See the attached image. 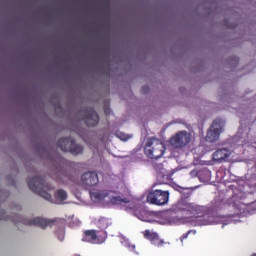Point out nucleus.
<instances>
[{
  "instance_id": "obj_3",
  "label": "nucleus",
  "mask_w": 256,
  "mask_h": 256,
  "mask_svg": "<svg viewBox=\"0 0 256 256\" xmlns=\"http://www.w3.org/2000/svg\"><path fill=\"white\" fill-rule=\"evenodd\" d=\"M163 141L157 138H149L144 147V153L149 159H161L166 151Z\"/></svg>"
},
{
  "instance_id": "obj_23",
  "label": "nucleus",
  "mask_w": 256,
  "mask_h": 256,
  "mask_svg": "<svg viewBox=\"0 0 256 256\" xmlns=\"http://www.w3.org/2000/svg\"><path fill=\"white\" fill-rule=\"evenodd\" d=\"M190 174H191V175H196V174H197V171H196V170H192V171L190 172Z\"/></svg>"
},
{
  "instance_id": "obj_18",
  "label": "nucleus",
  "mask_w": 256,
  "mask_h": 256,
  "mask_svg": "<svg viewBox=\"0 0 256 256\" xmlns=\"http://www.w3.org/2000/svg\"><path fill=\"white\" fill-rule=\"evenodd\" d=\"M191 233H197L195 230H189L188 232L184 233L181 237H180V240H181V243H183V240L184 239H187V237H189V235H191Z\"/></svg>"
},
{
  "instance_id": "obj_9",
  "label": "nucleus",
  "mask_w": 256,
  "mask_h": 256,
  "mask_svg": "<svg viewBox=\"0 0 256 256\" xmlns=\"http://www.w3.org/2000/svg\"><path fill=\"white\" fill-rule=\"evenodd\" d=\"M179 211H184L185 215H188V219H195V221H204L205 215L199 213L201 207L195 204H179Z\"/></svg>"
},
{
  "instance_id": "obj_22",
  "label": "nucleus",
  "mask_w": 256,
  "mask_h": 256,
  "mask_svg": "<svg viewBox=\"0 0 256 256\" xmlns=\"http://www.w3.org/2000/svg\"><path fill=\"white\" fill-rule=\"evenodd\" d=\"M129 249H130V251H134L135 252V245H130Z\"/></svg>"
},
{
  "instance_id": "obj_21",
  "label": "nucleus",
  "mask_w": 256,
  "mask_h": 256,
  "mask_svg": "<svg viewBox=\"0 0 256 256\" xmlns=\"http://www.w3.org/2000/svg\"><path fill=\"white\" fill-rule=\"evenodd\" d=\"M142 91L143 93H149V86H143Z\"/></svg>"
},
{
  "instance_id": "obj_17",
  "label": "nucleus",
  "mask_w": 256,
  "mask_h": 256,
  "mask_svg": "<svg viewBox=\"0 0 256 256\" xmlns=\"http://www.w3.org/2000/svg\"><path fill=\"white\" fill-rule=\"evenodd\" d=\"M55 196L58 201H65L67 199V192L61 189L56 192Z\"/></svg>"
},
{
  "instance_id": "obj_5",
  "label": "nucleus",
  "mask_w": 256,
  "mask_h": 256,
  "mask_svg": "<svg viewBox=\"0 0 256 256\" xmlns=\"http://www.w3.org/2000/svg\"><path fill=\"white\" fill-rule=\"evenodd\" d=\"M107 239V232L103 230H85L82 235L84 243H91L92 245H101Z\"/></svg>"
},
{
  "instance_id": "obj_25",
  "label": "nucleus",
  "mask_w": 256,
  "mask_h": 256,
  "mask_svg": "<svg viewBox=\"0 0 256 256\" xmlns=\"http://www.w3.org/2000/svg\"><path fill=\"white\" fill-rule=\"evenodd\" d=\"M202 225H207V222H202Z\"/></svg>"
},
{
  "instance_id": "obj_11",
  "label": "nucleus",
  "mask_w": 256,
  "mask_h": 256,
  "mask_svg": "<svg viewBox=\"0 0 256 256\" xmlns=\"http://www.w3.org/2000/svg\"><path fill=\"white\" fill-rule=\"evenodd\" d=\"M83 113V121L87 127H97L99 125V114H97L95 109L89 107L84 109Z\"/></svg>"
},
{
  "instance_id": "obj_12",
  "label": "nucleus",
  "mask_w": 256,
  "mask_h": 256,
  "mask_svg": "<svg viewBox=\"0 0 256 256\" xmlns=\"http://www.w3.org/2000/svg\"><path fill=\"white\" fill-rule=\"evenodd\" d=\"M231 157V150L228 148H219L212 154L213 161H216L218 163H223L229 161V158Z\"/></svg>"
},
{
  "instance_id": "obj_19",
  "label": "nucleus",
  "mask_w": 256,
  "mask_h": 256,
  "mask_svg": "<svg viewBox=\"0 0 256 256\" xmlns=\"http://www.w3.org/2000/svg\"><path fill=\"white\" fill-rule=\"evenodd\" d=\"M117 137H119V139H122V141H127V139H129V136H127L123 133H118Z\"/></svg>"
},
{
  "instance_id": "obj_14",
  "label": "nucleus",
  "mask_w": 256,
  "mask_h": 256,
  "mask_svg": "<svg viewBox=\"0 0 256 256\" xmlns=\"http://www.w3.org/2000/svg\"><path fill=\"white\" fill-rule=\"evenodd\" d=\"M144 237L148 239V241H150L152 245H155L156 247H163V245H165V241L161 240L159 238V235L155 232L146 230L144 233Z\"/></svg>"
},
{
  "instance_id": "obj_6",
  "label": "nucleus",
  "mask_w": 256,
  "mask_h": 256,
  "mask_svg": "<svg viewBox=\"0 0 256 256\" xmlns=\"http://www.w3.org/2000/svg\"><path fill=\"white\" fill-rule=\"evenodd\" d=\"M147 202L151 205H167L169 203V191L153 190L147 195Z\"/></svg>"
},
{
  "instance_id": "obj_1",
  "label": "nucleus",
  "mask_w": 256,
  "mask_h": 256,
  "mask_svg": "<svg viewBox=\"0 0 256 256\" xmlns=\"http://www.w3.org/2000/svg\"><path fill=\"white\" fill-rule=\"evenodd\" d=\"M0 221H11L15 225H19V223H22V225H28L29 227L37 225L42 229H45V227H48V225H51V223H55L54 219L47 220L45 218L37 217L32 220H29L19 214L5 215V212L0 214Z\"/></svg>"
},
{
  "instance_id": "obj_2",
  "label": "nucleus",
  "mask_w": 256,
  "mask_h": 256,
  "mask_svg": "<svg viewBox=\"0 0 256 256\" xmlns=\"http://www.w3.org/2000/svg\"><path fill=\"white\" fill-rule=\"evenodd\" d=\"M28 187L33 193L40 195L46 201H51L52 196L47 191H51L53 187L51 184L45 182V179L41 176H35L28 180Z\"/></svg>"
},
{
  "instance_id": "obj_24",
  "label": "nucleus",
  "mask_w": 256,
  "mask_h": 256,
  "mask_svg": "<svg viewBox=\"0 0 256 256\" xmlns=\"http://www.w3.org/2000/svg\"><path fill=\"white\" fill-rule=\"evenodd\" d=\"M139 201H141V200L135 199V204H136V205H139Z\"/></svg>"
},
{
  "instance_id": "obj_20",
  "label": "nucleus",
  "mask_w": 256,
  "mask_h": 256,
  "mask_svg": "<svg viewBox=\"0 0 256 256\" xmlns=\"http://www.w3.org/2000/svg\"><path fill=\"white\" fill-rule=\"evenodd\" d=\"M104 113L105 115H111V108H109V106H104Z\"/></svg>"
},
{
  "instance_id": "obj_4",
  "label": "nucleus",
  "mask_w": 256,
  "mask_h": 256,
  "mask_svg": "<svg viewBox=\"0 0 256 256\" xmlns=\"http://www.w3.org/2000/svg\"><path fill=\"white\" fill-rule=\"evenodd\" d=\"M58 149H61L64 153H72V155H81L83 153V146L76 144L75 139L60 138L57 142Z\"/></svg>"
},
{
  "instance_id": "obj_16",
  "label": "nucleus",
  "mask_w": 256,
  "mask_h": 256,
  "mask_svg": "<svg viewBox=\"0 0 256 256\" xmlns=\"http://www.w3.org/2000/svg\"><path fill=\"white\" fill-rule=\"evenodd\" d=\"M111 203L114 205H126V203H129V200H127V198H121L120 196H114L111 198Z\"/></svg>"
},
{
  "instance_id": "obj_27",
  "label": "nucleus",
  "mask_w": 256,
  "mask_h": 256,
  "mask_svg": "<svg viewBox=\"0 0 256 256\" xmlns=\"http://www.w3.org/2000/svg\"><path fill=\"white\" fill-rule=\"evenodd\" d=\"M106 3H109V0H107Z\"/></svg>"
},
{
  "instance_id": "obj_13",
  "label": "nucleus",
  "mask_w": 256,
  "mask_h": 256,
  "mask_svg": "<svg viewBox=\"0 0 256 256\" xmlns=\"http://www.w3.org/2000/svg\"><path fill=\"white\" fill-rule=\"evenodd\" d=\"M81 180L83 185H86L87 187H95V185L99 183V176L96 172H86L82 174Z\"/></svg>"
},
{
  "instance_id": "obj_10",
  "label": "nucleus",
  "mask_w": 256,
  "mask_h": 256,
  "mask_svg": "<svg viewBox=\"0 0 256 256\" xmlns=\"http://www.w3.org/2000/svg\"><path fill=\"white\" fill-rule=\"evenodd\" d=\"M190 142L191 134H189L187 131H180L170 139V145H172V147L175 149H183V147H187Z\"/></svg>"
},
{
  "instance_id": "obj_8",
  "label": "nucleus",
  "mask_w": 256,
  "mask_h": 256,
  "mask_svg": "<svg viewBox=\"0 0 256 256\" xmlns=\"http://www.w3.org/2000/svg\"><path fill=\"white\" fill-rule=\"evenodd\" d=\"M223 127H225V123H223L221 119L214 120L207 131L206 141H208V143H215V141H218L221 133H223Z\"/></svg>"
},
{
  "instance_id": "obj_15",
  "label": "nucleus",
  "mask_w": 256,
  "mask_h": 256,
  "mask_svg": "<svg viewBox=\"0 0 256 256\" xmlns=\"http://www.w3.org/2000/svg\"><path fill=\"white\" fill-rule=\"evenodd\" d=\"M108 195H109V192H107V190H98V191L91 192L90 194L92 199H95L96 201H103V199H105V197H107Z\"/></svg>"
},
{
  "instance_id": "obj_26",
  "label": "nucleus",
  "mask_w": 256,
  "mask_h": 256,
  "mask_svg": "<svg viewBox=\"0 0 256 256\" xmlns=\"http://www.w3.org/2000/svg\"><path fill=\"white\" fill-rule=\"evenodd\" d=\"M132 210H133V207L130 206V211H132Z\"/></svg>"
},
{
  "instance_id": "obj_7",
  "label": "nucleus",
  "mask_w": 256,
  "mask_h": 256,
  "mask_svg": "<svg viewBox=\"0 0 256 256\" xmlns=\"http://www.w3.org/2000/svg\"><path fill=\"white\" fill-rule=\"evenodd\" d=\"M239 203L245 202L241 201V197H239V194H234L230 199L227 200V202H225V200L223 199L215 198L211 202L210 209H212V211H219L220 209H225L226 205H232V207H237Z\"/></svg>"
}]
</instances>
